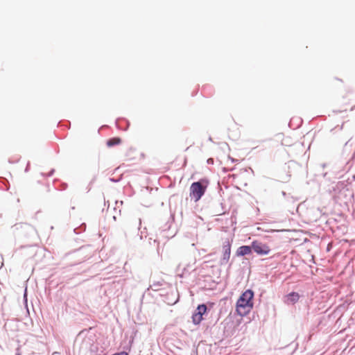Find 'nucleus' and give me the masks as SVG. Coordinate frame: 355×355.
Segmentation results:
<instances>
[{
  "label": "nucleus",
  "instance_id": "1",
  "mask_svg": "<svg viewBox=\"0 0 355 355\" xmlns=\"http://www.w3.org/2000/svg\"><path fill=\"white\" fill-rule=\"evenodd\" d=\"M254 293L248 289L243 292L237 300L236 304V312L241 316L248 315L253 308Z\"/></svg>",
  "mask_w": 355,
  "mask_h": 355
},
{
  "label": "nucleus",
  "instance_id": "2",
  "mask_svg": "<svg viewBox=\"0 0 355 355\" xmlns=\"http://www.w3.org/2000/svg\"><path fill=\"white\" fill-rule=\"evenodd\" d=\"M207 187L206 181H199L191 184L190 187V197L195 200L198 201L205 194Z\"/></svg>",
  "mask_w": 355,
  "mask_h": 355
},
{
  "label": "nucleus",
  "instance_id": "3",
  "mask_svg": "<svg viewBox=\"0 0 355 355\" xmlns=\"http://www.w3.org/2000/svg\"><path fill=\"white\" fill-rule=\"evenodd\" d=\"M252 250L259 255H266L270 252V247L261 241H254L252 243Z\"/></svg>",
  "mask_w": 355,
  "mask_h": 355
},
{
  "label": "nucleus",
  "instance_id": "4",
  "mask_svg": "<svg viewBox=\"0 0 355 355\" xmlns=\"http://www.w3.org/2000/svg\"><path fill=\"white\" fill-rule=\"evenodd\" d=\"M207 306L205 304L198 305L195 313L192 315V322L195 324H199L203 320V315L207 312Z\"/></svg>",
  "mask_w": 355,
  "mask_h": 355
},
{
  "label": "nucleus",
  "instance_id": "5",
  "mask_svg": "<svg viewBox=\"0 0 355 355\" xmlns=\"http://www.w3.org/2000/svg\"><path fill=\"white\" fill-rule=\"evenodd\" d=\"M231 253V244L227 241L223 246V260L225 263H227L230 257Z\"/></svg>",
  "mask_w": 355,
  "mask_h": 355
},
{
  "label": "nucleus",
  "instance_id": "6",
  "mask_svg": "<svg viewBox=\"0 0 355 355\" xmlns=\"http://www.w3.org/2000/svg\"><path fill=\"white\" fill-rule=\"evenodd\" d=\"M252 245L248 246V245H243L238 248L236 251V254L238 256H244L250 254L252 252Z\"/></svg>",
  "mask_w": 355,
  "mask_h": 355
},
{
  "label": "nucleus",
  "instance_id": "7",
  "mask_svg": "<svg viewBox=\"0 0 355 355\" xmlns=\"http://www.w3.org/2000/svg\"><path fill=\"white\" fill-rule=\"evenodd\" d=\"M288 303L295 304L299 300L300 295L297 293L292 292L286 295Z\"/></svg>",
  "mask_w": 355,
  "mask_h": 355
},
{
  "label": "nucleus",
  "instance_id": "8",
  "mask_svg": "<svg viewBox=\"0 0 355 355\" xmlns=\"http://www.w3.org/2000/svg\"><path fill=\"white\" fill-rule=\"evenodd\" d=\"M121 143V139L119 137H113L107 141V146L108 147H112L116 145H119Z\"/></svg>",
  "mask_w": 355,
  "mask_h": 355
},
{
  "label": "nucleus",
  "instance_id": "9",
  "mask_svg": "<svg viewBox=\"0 0 355 355\" xmlns=\"http://www.w3.org/2000/svg\"><path fill=\"white\" fill-rule=\"evenodd\" d=\"M114 355H128V353H126L125 352H121L120 353H117V354H115Z\"/></svg>",
  "mask_w": 355,
  "mask_h": 355
},
{
  "label": "nucleus",
  "instance_id": "10",
  "mask_svg": "<svg viewBox=\"0 0 355 355\" xmlns=\"http://www.w3.org/2000/svg\"><path fill=\"white\" fill-rule=\"evenodd\" d=\"M140 225H141V220H140V219H139V220H138V227L140 226Z\"/></svg>",
  "mask_w": 355,
  "mask_h": 355
},
{
  "label": "nucleus",
  "instance_id": "11",
  "mask_svg": "<svg viewBox=\"0 0 355 355\" xmlns=\"http://www.w3.org/2000/svg\"><path fill=\"white\" fill-rule=\"evenodd\" d=\"M17 355H21L20 354H17Z\"/></svg>",
  "mask_w": 355,
  "mask_h": 355
}]
</instances>
